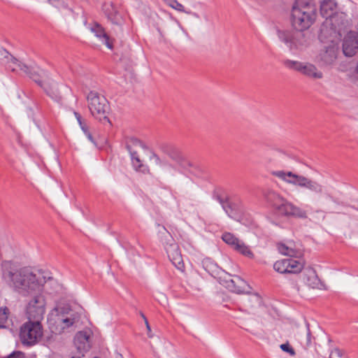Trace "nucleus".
<instances>
[{"instance_id": "obj_28", "label": "nucleus", "mask_w": 358, "mask_h": 358, "mask_svg": "<svg viewBox=\"0 0 358 358\" xmlns=\"http://www.w3.org/2000/svg\"><path fill=\"white\" fill-rule=\"evenodd\" d=\"M222 241L234 249L236 244L239 243L240 239L236 237L230 232H224L222 235Z\"/></svg>"}, {"instance_id": "obj_47", "label": "nucleus", "mask_w": 358, "mask_h": 358, "mask_svg": "<svg viewBox=\"0 0 358 358\" xmlns=\"http://www.w3.org/2000/svg\"><path fill=\"white\" fill-rule=\"evenodd\" d=\"M94 358H98V357H94Z\"/></svg>"}, {"instance_id": "obj_23", "label": "nucleus", "mask_w": 358, "mask_h": 358, "mask_svg": "<svg viewBox=\"0 0 358 358\" xmlns=\"http://www.w3.org/2000/svg\"><path fill=\"white\" fill-rule=\"evenodd\" d=\"M91 30L95 34V36L102 39L103 43L109 48H113V45L110 41L109 36L106 33L105 29L99 24L96 23L92 28Z\"/></svg>"}, {"instance_id": "obj_13", "label": "nucleus", "mask_w": 358, "mask_h": 358, "mask_svg": "<svg viewBox=\"0 0 358 358\" xmlns=\"http://www.w3.org/2000/svg\"><path fill=\"white\" fill-rule=\"evenodd\" d=\"M217 199L222 205L224 210L230 217L244 212V204L240 198L223 199L220 196H217Z\"/></svg>"}, {"instance_id": "obj_25", "label": "nucleus", "mask_w": 358, "mask_h": 358, "mask_svg": "<svg viewBox=\"0 0 358 358\" xmlns=\"http://www.w3.org/2000/svg\"><path fill=\"white\" fill-rule=\"evenodd\" d=\"M202 266L205 271L212 276L219 274L220 268L210 258H204L202 260Z\"/></svg>"}, {"instance_id": "obj_27", "label": "nucleus", "mask_w": 358, "mask_h": 358, "mask_svg": "<svg viewBox=\"0 0 358 358\" xmlns=\"http://www.w3.org/2000/svg\"><path fill=\"white\" fill-rule=\"evenodd\" d=\"M233 250L247 257H254V254L249 248V246L245 245V243L241 240L239 241V243L236 245L235 248Z\"/></svg>"}, {"instance_id": "obj_39", "label": "nucleus", "mask_w": 358, "mask_h": 358, "mask_svg": "<svg viewBox=\"0 0 358 358\" xmlns=\"http://www.w3.org/2000/svg\"><path fill=\"white\" fill-rule=\"evenodd\" d=\"M58 321L64 324V326L62 327L63 329L66 327H69L72 326L74 323V322L69 318L58 317Z\"/></svg>"}, {"instance_id": "obj_9", "label": "nucleus", "mask_w": 358, "mask_h": 358, "mask_svg": "<svg viewBox=\"0 0 358 358\" xmlns=\"http://www.w3.org/2000/svg\"><path fill=\"white\" fill-rule=\"evenodd\" d=\"M20 340L22 344L31 347L38 343L43 336V327L38 321H28L20 329Z\"/></svg>"}, {"instance_id": "obj_43", "label": "nucleus", "mask_w": 358, "mask_h": 358, "mask_svg": "<svg viewBox=\"0 0 358 358\" xmlns=\"http://www.w3.org/2000/svg\"><path fill=\"white\" fill-rule=\"evenodd\" d=\"M0 313H10V309L6 306H0Z\"/></svg>"}, {"instance_id": "obj_4", "label": "nucleus", "mask_w": 358, "mask_h": 358, "mask_svg": "<svg viewBox=\"0 0 358 358\" xmlns=\"http://www.w3.org/2000/svg\"><path fill=\"white\" fill-rule=\"evenodd\" d=\"M8 55V68L12 71H21L27 74L31 79H32L36 83H37L50 96L56 95L57 89L55 84L50 85L46 82H43L41 79V75L40 73L34 69L31 66H28L17 59L10 55L8 52H6Z\"/></svg>"}, {"instance_id": "obj_17", "label": "nucleus", "mask_w": 358, "mask_h": 358, "mask_svg": "<svg viewBox=\"0 0 358 358\" xmlns=\"http://www.w3.org/2000/svg\"><path fill=\"white\" fill-rule=\"evenodd\" d=\"M103 11L108 20L116 25H122L123 18L113 2H105L102 6Z\"/></svg>"}, {"instance_id": "obj_36", "label": "nucleus", "mask_w": 358, "mask_h": 358, "mask_svg": "<svg viewBox=\"0 0 358 358\" xmlns=\"http://www.w3.org/2000/svg\"><path fill=\"white\" fill-rule=\"evenodd\" d=\"M73 114H74L81 129L83 130V131L89 129L85 120L83 119L82 116L80 115V114L79 113L75 111L73 113Z\"/></svg>"}, {"instance_id": "obj_21", "label": "nucleus", "mask_w": 358, "mask_h": 358, "mask_svg": "<svg viewBox=\"0 0 358 358\" xmlns=\"http://www.w3.org/2000/svg\"><path fill=\"white\" fill-rule=\"evenodd\" d=\"M300 73L313 79H321L323 77L322 73L314 64L308 62H303Z\"/></svg>"}, {"instance_id": "obj_26", "label": "nucleus", "mask_w": 358, "mask_h": 358, "mask_svg": "<svg viewBox=\"0 0 358 358\" xmlns=\"http://www.w3.org/2000/svg\"><path fill=\"white\" fill-rule=\"evenodd\" d=\"M292 203L284 199L282 202L275 209V212L280 215L289 217L292 210Z\"/></svg>"}, {"instance_id": "obj_3", "label": "nucleus", "mask_w": 358, "mask_h": 358, "mask_svg": "<svg viewBox=\"0 0 358 358\" xmlns=\"http://www.w3.org/2000/svg\"><path fill=\"white\" fill-rule=\"evenodd\" d=\"M308 29L278 30L277 34L280 41L285 43L290 51L301 52L306 50L313 40V36Z\"/></svg>"}, {"instance_id": "obj_5", "label": "nucleus", "mask_w": 358, "mask_h": 358, "mask_svg": "<svg viewBox=\"0 0 358 358\" xmlns=\"http://www.w3.org/2000/svg\"><path fill=\"white\" fill-rule=\"evenodd\" d=\"M273 176L283 180L286 183L301 188H305L315 194H322L323 187L317 181L292 171H275L271 173Z\"/></svg>"}, {"instance_id": "obj_46", "label": "nucleus", "mask_w": 358, "mask_h": 358, "mask_svg": "<svg viewBox=\"0 0 358 358\" xmlns=\"http://www.w3.org/2000/svg\"><path fill=\"white\" fill-rule=\"evenodd\" d=\"M241 311H248V310H243V309H240Z\"/></svg>"}, {"instance_id": "obj_31", "label": "nucleus", "mask_w": 358, "mask_h": 358, "mask_svg": "<svg viewBox=\"0 0 358 358\" xmlns=\"http://www.w3.org/2000/svg\"><path fill=\"white\" fill-rule=\"evenodd\" d=\"M10 315H0V329H12L14 322Z\"/></svg>"}, {"instance_id": "obj_41", "label": "nucleus", "mask_w": 358, "mask_h": 358, "mask_svg": "<svg viewBox=\"0 0 358 358\" xmlns=\"http://www.w3.org/2000/svg\"><path fill=\"white\" fill-rule=\"evenodd\" d=\"M84 134L86 135L87 138L92 143H94V145H96V142L92 136V135L91 134V133L89 131V129H86L85 131H83Z\"/></svg>"}, {"instance_id": "obj_2", "label": "nucleus", "mask_w": 358, "mask_h": 358, "mask_svg": "<svg viewBox=\"0 0 358 358\" xmlns=\"http://www.w3.org/2000/svg\"><path fill=\"white\" fill-rule=\"evenodd\" d=\"M314 0H294L290 8L289 20L293 29H310L317 18Z\"/></svg>"}, {"instance_id": "obj_1", "label": "nucleus", "mask_w": 358, "mask_h": 358, "mask_svg": "<svg viewBox=\"0 0 358 358\" xmlns=\"http://www.w3.org/2000/svg\"><path fill=\"white\" fill-rule=\"evenodd\" d=\"M2 278L15 292L24 295L39 290L46 283L57 284L52 278L48 280L42 273H36L30 267L20 266L11 261L1 264Z\"/></svg>"}, {"instance_id": "obj_45", "label": "nucleus", "mask_w": 358, "mask_h": 358, "mask_svg": "<svg viewBox=\"0 0 358 358\" xmlns=\"http://www.w3.org/2000/svg\"><path fill=\"white\" fill-rule=\"evenodd\" d=\"M82 355L81 356H79V357H72L71 358H83L84 357V354L83 353H81Z\"/></svg>"}, {"instance_id": "obj_6", "label": "nucleus", "mask_w": 358, "mask_h": 358, "mask_svg": "<svg viewBox=\"0 0 358 358\" xmlns=\"http://www.w3.org/2000/svg\"><path fill=\"white\" fill-rule=\"evenodd\" d=\"M87 101L89 110L95 119L111 124L108 118L110 104L103 95L96 91H90L87 95Z\"/></svg>"}, {"instance_id": "obj_19", "label": "nucleus", "mask_w": 358, "mask_h": 358, "mask_svg": "<svg viewBox=\"0 0 358 358\" xmlns=\"http://www.w3.org/2000/svg\"><path fill=\"white\" fill-rule=\"evenodd\" d=\"M90 334L87 331H78L74 337V345L80 353H84L90 348Z\"/></svg>"}, {"instance_id": "obj_16", "label": "nucleus", "mask_w": 358, "mask_h": 358, "mask_svg": "<svg viewBox=\"0 0 358 358\" xmlns=\"http://www.w3.org/2000/svg\"><path fill=\"white\" fill-rule=\"evenodd\" d=\"M338 48L334 45H329L322 49L317 57L322 66L332 65L337 59Z\"/></svg>"}, {"instance_id": "obj_12", "label": "nucleus", "mask_w": 358, "mask_h": 358, "mask_svg": "<svg viewBox=\"0 0 358 358\" xmlns=\"http://www.w3.org/2000/svg\"><path fill=\"white\" fill-rule=\"evenodd\" d=\"M46 308V298L42 293L30 296L24 306L25 313H45Z\"/></svg>"}, {"instance_id": "obj_22", "label": "nucleus", "mask_w": 358, "mask_h": 358, "mask_svg": "<svg viewBox=\"0 0 358 358\" xmlns=\"http://www.w3.org/2000/svg\"><path fill=\"white\" fill-rule=\"evenodd\" d=\"M264 196L266 201L273 206L274 210L283 201L285 198L281 196L278 193L272 190L266 189L264 192Z\"/></svg>"}, {"instance_id": "obj_29", "label": "nucleus", "mask_w": 358, "mask_h": 358, "mask_svg": "<svg viewBox=\"0 0 358 358\" xmlns=\"http://www.w3.org/2000/svg\"><path fill=\"white\" fill-rule=\"evenodd\" d=\"M303 64V62L289 59H285L282 62V64L285 68L289 70L297 71L299 73L301 71Z\"/></svg>"}, {"instance_id": "obj_18", "label": "nucleus", "mask_w": 358, "mask_h": 358, "mask_svg": "<svg viewBox=\"0 0 358 358\" xmlns=\"http://www.w3.org/2000/svg\"><path fill=\"white\" fill-rule=\"evenodd\" d=\"M336 10L337 3L335 0H323L320 2V14L325 19L339 20L338 16L335 15Z\"/></svg>"}, {"instance_id": "obj_14", "label": "nucleus", "mask_w": 358, "mask_h": 358, "mask_svg": "<svg viewBox=\"0 0 358 358\" xmlns=\"http://www.w3.org/2000/svg\"><path fill=\"white\" fill-rule=\"evenodd\" d=\"M224 286L236 294H250L252 289L246 281L238 275L229 276V279L224 280Z\"/></svg>"}, {"instance_id": "obj_30", "label": "nucleus", "mask_w": 358, "mask_h": 358, "mask_svg": "<svg viewBox=\"0 0 358 358\" xmlns=\"http://www.w3.org/2000/svg\"><path fill=\"white\" fill-rule=\"evenodd\" d=\"M278 250L282 255L289 257H296L298 255V252L296 250L286 245L284 243H278Z\"/></svg>"}, {"instance_id": "obj_37", "label": "nucleus", "mask_w": 358, "mask_h": 358, "mask_svg": "<svg viewBox=\"0 0 358 358\" xmlns=\"http://www.w3.org/2000/svg\"><path fill=\"white\" fill-rule=\"evenodd\" d=\"M150 153H151V155L150 157V160L154 159L155 164L159 166H162L164 164V162L162 160V159L155 151L152 150L150 152Z\"/></svg>"}, {"instance_id": "obj_20", "label": "nucleus", "mask_w": 358, "mask_h": 358, "mask_svg": "<svg viewBox=\"0 0 358 358\" xmlns=\"http://www.w3.org/2000/svg\"><path fill=\"white\" fill-rule=\"evenodd\" d=\"M158 148L174 160H179L181 158L180 149L172 143L166 142L160 143L158 144Z\"/></svg>"}, {"instance_id": "obj_35", "label": "nucleus", "mask_w": 358, "mask_h": 358, "mask_svg": "<svg viewBox=\"0 0 358 358\" xmlns=\"http://www.w3.org/2000/svg\"><path fill=\"white\" fill-rule=\"evenodd\" d=\"M329 358H348L345 353L338 348H334L331 350Z\"/></svg>"}, {"instance_id": "obj_34", "label": "nucleus", "mask_w": 358, "mask_h": 358, "mask_svg": "<svg viewBox=\"0 0 358 358\" xmlns=\"http://www.w3.org/2000/svg\"><path fill=\"white\" fill-rule=\"evenodd\" d=\"M49 3L53 6L57 8L59 10H67L69 12H72V10L68 7V5L65 3L64 0H48Z\"/></svg>"}, {"instance_id": "obj_10", "label": "nucleus", "mask_w": 358, "mask_h": 358, "mask_svg": "<svg viewBox=\"0 0 358 358\" xmlns=\"http://www.w3.org/2000/svg\"><path fill=\"white\" fill-rule=\"evenodd\" d=\"M303 263L294 259H283L276 261L273 264L275 271L282 274H296L301 272Z\"/></svg>"}, {"instance_id": "obj_40", "label": "nucleus", "mask_w": 358, "mask_h": 358, "mask_svg": "<svg viewBox=\"0 0 358 358\" xmlns=\"http://www.w3.org/2000/svg\"><path fill=\"white\" fill-rule=\"evenodd\" d=\"M143 320H144V322H145V326H146V328H147V330H148V337L150 338H152L153 337V334H152V331H151V328H150V324H149V322H148V320L145 317V315H141Z\"/></svg>"}, {"instance_id": "obj_44", "label": "nucleus", "mask_w": 358, "mask_h": 358, "mask_svg": "<svg viewBox=\"0 0 358 358\" xmlns=\"http://www.w3.org/2000/svg\"><path fill=\"white\" fill-rule=\"evenodd\" d=\"M241 327L244 328L245 326H247L248 324L243 322V321H241L238 324Z\"/></svg>"}, {"instance_id": "obj_32", "label": "nucleus", "mask_w": 358, "mask_h": 358, "mask_svg": "<svg viewBox=\"0 0 358 358\" xmlns=\"http://www.w3.org/2000/svg\"><path fill=\"white\" fill-rule=\"evenodd\" d=\"M289 217L305 219L307 218V213L305 210L292 204Z\"/></svg>"}, {"instance_id": "obj_42", "label": "nucleus", "mask_w": 358, "mask_h": 358, "mask_svg": "<svg viewBox=\"0 0 358 358\" xmlns=\"http://www.w3.org/2000/svg\"><path fill=\"white\" fill-rule=\"evenodd\" d=\"M306 327H307V343H310V337H311V332L309 328V324L306 322Z\"/></svg>"}, {"instance_id": "obj_38", "label": "nucleus", "mask_w": 358, "mask_h": 358, "mask_svg": "<svg viewBox=\"0 0 358 358\" xmlns=\"http://www.w3.org/2000/svg\"><path fill=\"white\" fill-rule=\"evenodd\" d=\"M280 349L284 352H288L290 355H294V350L289 345V343L281 344L280 346Z\"/></svg>"}, {"instance_id": "obj_8", "label": "nucleus", "mask_w": 358, "mask_h": 358, "mask_svg": "<svg viewBox=\"0 0 358 358\" xmlns=\"http://www.w3.org/2000/svg\"><path fill=\"white\" fill-rule=\"evenodd\" d=\"M125 148L129 153L132 168L136 172L143 174H150V169L148 164L141 159L137 151L138 148L148 150V146L141 140L136 137H127L124 139Z\"/></svg>"}, {"instance_id": "obj_24", "label": "nucleus", "mask_w": 358, "mask_h": 358, "mask_svg": "<svg viewBox=\"0 0 358 358\" xmlns=\"http://www.w3.org/2000/svg\"><path fill=\"white\" fill-rule=\"evenodd\" d=\"M303 275V280L306 282V284L315 288L317 286L319 282V279L316 274V271L311 267H308L305 269Z\"/></svg>"}, {"instance_id": "obj_33", "label": "nucleus", "mask_w": 358, "mask_h": 358, "mask_svg": "<svg viewBox=\"0 0 358 358\" xmlns=\"http://www.w3.org/2000/svg\"><path fill=\"white\" fill-rule=\"evenodd\" d=\"M262 303L261 296L257 294H251L248 299V303L245 305L247 307H257L260 306Z\"/></svg>"}, {"instance_id": "obj_7", "label": "nucleus", "mask_w": 358, "mask_h": 358, "mask_svg": "<svg viewBox=\"0 0 358 358\" xmlns=\"http://www.w3.org/2000/svg\"><path fill=\"white\" fill-rule=\"evenodd\" d=\"M348 22L346 20L325 19L322 23L318 34V38L322 43L334 42L340 39L347 30Z\"/></svg>"}, {"instance_id": "obj_11", "label": "nucleus", "mask_w": 358, "mask_h": 358, "mask_svg": "<svg viewBox=\"0 0 358 358\" xmlns=\"http://www.w3.org/2000/svg\"><path fill=\"white\" fill-rule=\"evenodd\" d=\"M52 311H55L57 313H82L85 310L77 301L71 298L64 297L56 301Z\"/></svg>"}, {"instance_id": "obj_15", "label": "nucleus", "mask_w": 358, "mask_h": 358, "mask_svg": "<svg viewBox=\"0 0 358 358\" xmlns=\"http://www.w3.org/2000/svg\"><path fill=\"white\" fill-rule=\"evenodd\" d=\"M171 241L172 243L165 246L168 257L177 269L180 271H184L185 264L183 262L179 247L173 239Z\"/></svg>"}]
</instances>
